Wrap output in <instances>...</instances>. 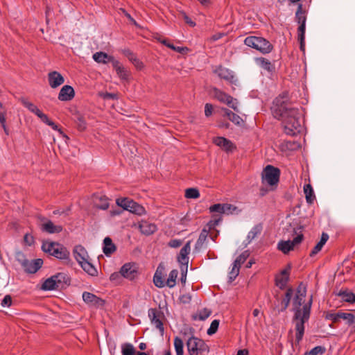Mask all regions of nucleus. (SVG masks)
<instances>
[{"label":"nucleus","mask_w":355,"mask_h":355,"mask_svg":"<svg viewBox=\"0 0 355 355\" xmlns=\"http://www.w3.org/2000/svg\"><path fill=\"white\" fill-rule=\"evenodd\" d=\"M40 229L44 232L54 234L61 232L63 228L61 225H54L50 220H46V221L41 225Z\"/></svg>","instance_id":"4be33fe9"},{"label":"nucleus","mask_w":355,"mask_h":355,"mask_svg":"<svg viewBox=\"0 0 355 355\" xmlns=\"http://www.w3.org/2000/svg\"><path fill=\"white\" fill-rule=\"evenodd\" d=\"M328 239H329V235L325 232H322V234L321 235L320 241L318 243L320 244H321V245L324 246V245L326 243V242L328 241Z\"/></svg>","instance_id":"774afa93"},{"label":"nucleus","mask_w":355,"mask_h":355,"mask_svg":"<svg viewBox=\"0 0 355 355\" xmlns=\"http://www.w3.org/2000/svg\"><path fill=\"white\" fill-rule=\"evenodd\" d=\"M219 323L220 321L218 320H214L207 329V334L209 336L214 334L218 329Z\"/></svg>","instance_id":"de8ad7c7"},{"label":"nucleus","mask_w":355,"mask_h":355,"mask_svg":"<svg viewBox=\"0 0 355 355\" xmlns=\"http://www.w3.org/2000/svg\"><path fill=\"white\" fill-rule=\"evenodd\" d=\"M182 244V241L180 239H171L168 243V245L171 248H179Z\"/></svg>","instance_id":"13d9d810"},{"label":"nucleus","mask_w":355,"mask_h":355,"mask_svg":"<svg viewBox=\"0 0 355 355\" xmlns=\"http://www.w3.org/2000/svg\"><path fill=\"white\" fill-rule=\"evenodd\" d=\"M209 230L206 227L203 228L199 235V237L195 244L194 250L196 252L200 251L204 243H205L207 238L208 236Z\"/></svg>","instance_id":"bb28decb"},{"label":"nucleus","mask_w":355,"mask_h":355,"mask_svg":"<svg viewBox=\"0 0 355 355\" xmlns=\"http://www.w3.org/2000/svg\"><path fill=\"white\" fill-rule=\"evenodd\" d=\"M341 311H339L338 313H327L325 315L326 320H329L333 321V322H337L339 319H340V317L338 315H340Z\"/></svg>","instance_id":"09e8293b"},{"label":"nucleus","mask_w":355,"mask_h":355,"mask_svg":"<svg viewBox=\"0 0 355 355\" xmlns=\"http://www.w3.org/2000/svg\"><path fill=\"white\" fill-rule=\"evenodd\" d=\"M42 249L44 252L62 261L65 264L70 265L71 263L70 252L61 243L49 241H44Z\"/></svg>","instance_id":"7ed1b4c3"},{"label":"nucleus","mask_w":355,"mask_h":355,"mask_svg":"<svg viewBox=\"0 0 355 355\" xmlns=\"http://www.w3.org/2000/svg\"><path fill=\"white\" fill-rule=\"evenodd\" d=\"M119 273L129 280L135 279L139 275L138 268L135 263H125L120 269Z\"/></svg>","instance_id":"2eb2a0df"},{"label":"nucleus","mask_w":355,"mask_h":355,"mask_svg":"<svg viewBox=\"0 0 355 355\" xmlns=\"http://www.w3.org/2000/svg\"><path fill=\"white\" fill-rule=\"evenodd\" d=\"M213 94L214 98H216L220 103L226 104L227 106L232 108L234 111H239L237 107V100L234 98L232 96L216 87L213 88Z\"/></svg>","instance_id":"9b49d317"},{"label":"nucleus","mask_w":355,"mask_h":355,"mask_svg":"<svg viewBox=\"0 0 355 355\" xmlns=\"http://www.w3.org/2000/svg\"><path fill=\"white\" fill-rule=\"evenodd\" d=\"M200 196L198 189L196 188H189L185 190V197L187 198L196 199Z\"/></svg>","instance_id":"c03bdc74"},{"label":"nucleus","mask_w":355,"mask_h":355,"mask_svg":"<svg viewBox=\"0 0 355 355\" xmlns=\"http://www.w3.org/2000/svg\"><path fill=\"white\" fill-rule=\"evenodd\" d=\"M221 220V217L216 218L215 216H213V218L209 221L207 223L208 230H210L211 228H214L215 226L218 225L219 222Z\"/></svg>","instance_id":"603ef678"},{"label":"nucleus","mask_w":355,"mask_h":355,"mask_svg":"<svg viewBox=\"0 0 355 355\" xmlns=\"http://www.w3.org/2000/svg\"><path fill=\"white\" fill-rule=\"evenodd\" d=\"M262 227L261 225H255L252 228V230L248 232L247 239L249 242L252 241L254 239L257 237L258 234H259L261 232Z\"/></svg>","instance_id":"a19ab883"},{"label":"nucleus","mask_w":355,"mask_h":355,"mask_svg":"<svg viewBox=\"0 0 355 355\" xmlns=\"http://www.w3.org/2000/svg\"><path fill=\"white\" fill-rule=\"evenodd\" d=\"M135 349L130 343H123L121 345L122 355H135Z\"/></svg>","instance_id":"58836bf2"},{"label":"nucleus","mask_w":355,"mask_h":355,"mask_svg":"<svg viewBox=\"0 0 355 355\" xmlns=\"http://www.w3.org/2000/svg\"><path fill=\"white\" fill-rule=\"evenodd\" d=\"M53 277L58 290L65 288L71 284V278L65 272H58Z\"/></svg>","instance_id":"6ab92c4d"},{"label":"nucleus","mask_w":355,"mask_h":355,"mask_svg":"<svg viewBox=\"0 0 355 355\" xmlns=\"http://www.w3.org/2000/svg\"><path fill=\"white\" fill-rule=\"evenodd\" d=\"M255 62L262 69L268 72L275 71V65L268 59L261 57L255 58Z\"/></svg>","instance_id":"a878e982"},{"label":"nucleus","mask_w":355,"mask_h":355,"mask_svg":"<svg viewBox=\"0 0 355 355\" xmlns=\"http://www.w3.org/2000/svg\"><path fill=\"white\" fill-rule=\"evenodd\" d=\"M224 212L223 214H232L236 209H237V207L234 205H232L231 204L225 203L223 204Z\"/></svg>","instance_id":"3c124183"},{"label":"nucleus","mask_w":355,"mask_h":355,"mask_svg":"<svg viewBox=\"0 0 355 355\" xmlns=\"http://www.w3.org/2000/svg\"><path fill=\"white\" fill-rule=\"evenodd\" d=\"M211 314V311L207 308H204L198 311L195 315H193L192 318L194 320H205Z\"/></svg>","instance_id":"c9c22d12"},{"label":"nucleus","mask_w":355,"mask_h":355,"mask_svg":"<svg viewBox=\"0 0 355 355\" xmlns=\"http://www.w3.org/2000/svg\"><path fill=\"white\" fill-rule=\"evenodd\" d=\"M187 347L189 355H204L209 351V347L205 342L195 336L188 339Z\"/></svg>","instance_id":"423d86ee"},{"label":"nucleus","mask_w":355,"mask_h":355,"mask_svg":"<svg viewBox=\"0 0 355 355\" xmlns=\"http://www.w3.org/2000/svg\"><path fill=\"white\" fill-rule=\"evenodd\" d=\"M271 110L274 117L282 121L286 135L295 136L303 130L304 121L300 110L289 100L287 92L275 98Z\"/></svg>","instance_id":"f257e3e1"},{"label":"nucleus","mask_w":355,"mask_h":355,"mask_svg":"<svg viewBox=\"0 0 355 355\" xmlns=\"http://www.w3.org/2000/svg\"><path fill=\"white\" fill-rule=\"evenodd\" d=\"M214 73L217 74L220 79H223L232 85H236L237 79L230 69L220 65L214 69Z\"/></svg>","instance_id":"4468645a"},{"label":"nucleus","mask_w":355,"mask_h":355,"mask_svg":"<svg viewBox=\"0 0 355 355\" xmlns=\"http://www.w3.org/2000/svg\"><path fill=\"white\" fill-rule=\"evenodd\" d=\"M279 176L280 171L278 168L268 165L262 172L261 181L263 184L276 185L279 180Z\"/></svg>","instance_id":"1a4fd4ad"},{"label":"nucleus","mask_w":355,"mask_h":355,"mask_svg":"<svg viewBox=\"0 0 355 355\" xmlns=\"http://www.w3.org/2000/svg\"><path fill=\"white\" fill-rule=\"evenodd\" d=\"M83 301L89 306L100 307L103 306L105 304V301L101 298L97 297L94 294L85 291L83 293Z\"/></svg>","instance_id":"dca6fc26"},{"label":"nucleus","mask_w":355,"mask_h":355,"mask_svg":"<svg viewBox=\"0 0 355 355\" xmlns=\"http://www.w3.org/2000/svg\"><path fill=\"white\" fill-rule=\"evenodd\" d=\"M322 245L318 243L309 254L311 257L315 256L322 248Z\"/></svg>","instance_id":"680f3d73"},{"label":"nucleus","mask_w":355,"mask_h":355,"mask_svg":"<svg viewBox=\"0 0 355 355\" xmlns=\"http://www.w3.org/2000/svg\"><path fill=\"white\" fill-rule=\"evenodd\" d=\"M75 92L70 85H64L58 94V99L61 101H69L73 98Z\"/></svg>","instance_id":"412c9836"},{"label":"nucleus","mask_w":355,"mask_h":355,"mask_svg":"<svg viewBox=\"0 0 355 355\" xmlns=\"http://www.w3.org/2000/svg\"><path fill=\"white\" fill-rule=\"evenodd\" d=\"M338 316L340 317L341 319L347 320V323L349 325L355 323V313L341 312L340 315Z\"/></svg>","instance_id":"79ce46f5"},{"label":"nucleus","mask_w":355,"mask_h":355,"mask_svg":"<svg viewBox=\"0 0 355 355\" xmlns=\"http://www.w3.org/2000/svg\"><path fill=\"white\" fill-rule=\"evenodd\" d=\"M12 304V297L10 295H6L1 301V305L3 307L10 306Z\"/></svg>","instance_id":"5fc2aeb1"},{"label":"nucleus","mask_w":355,"mask_h":355,"mask_svg":"<svg viewBox=\"0 0 355 355\" xmlns=\"http://www.w3.org/2000/svg\"><path fill=\"white\" fill-rule=\"evenodd\" d=\"M164 268L159 265L153 277V282L157 288H163L165 285L164 271Z\"/></svg>","instance_id":"393cba45"},{"label":"nucleus","mask_w":355,"mask_h":355,"mask_svg":"<svg viewBox=\"0 0 355 355\" xmlns=\"http://www.w3.org/2000/svg\"><path fill=\"white\" fill-rule=\"evenodd\" d=\"M116 203L118 206L130 212L141 216L145 214V209L143 206L128 198H117Z\"/></svg>","instance_id":"6e6552de"},{"label":"nucleus","mask_w":355,"mask_h":355,"mask_svg":"<svg viewBox=\"0 0 355 355\" xmlns=\"http://www.w3.org/2000/svg\"><path fill=\"white\" fill-rule=\"evenodd\" d=\"M108 198L105 196H101L99 198V203H96V207L98 209L106 210L109 207Z\"/></svg>","instance_id":"49530a36"},{"label":"nucleus","mask_w":355,"mask_h":355,"mask_svg":"<svg viewBox=\"0 0 355 355\" xmlns=\"http://www.w3.org/2000/svg\"><path fill=\"white\" fill-rule=\"evenodd\" d=\"M244 44L263 54L270 53L273 50L272 44L262 37L248 36L244 40Z\"/></svg>","instance_id":"39448f33"},{"label":"nucleus","mask_w":355,"mask_h":355,"mask_svg":"<svg viewBox=\"0 0 355 355\" xmlns=\"http://www.w3.org/2000/svg\"><path fill=\"white\" fill-rule=\"evenodd\" d=\"M49 85L52 88H57L64 83V78L60 73L53 71L48 74Z\"/></svg>","instance_id":"a211bd4d"},{"label":"nucleus","mask_w":355,"mask_h":355,"mask_svg":"<svg viewBox=\"0 0 355 355\" xmlns=\"http://www.w3.org/2000/svg\"><path fill=\"white\" fill-rule=\"evenodd\" d=\"M304 192L306 202L312 204L315 199L313 189L310 184H305L304 187Z\"/></svg>","instance_id":"c756f323"},{"label":"nucleus","mask_w":355,"mask_h":355,"mask_svg":"<svg viewBox=\"0 0 355 355\" xmlns=\"http://www.w3.org/2000/svg\"><path fill=\"white\" fill-rule=\"evenodd\" d=\"M17 261L21 264L24 270L29 274L37 272L43 264V260L42 259H36L30 261L21 253L18 255Z\"/></svg>","instance_id":"0eeeda50"},{"label":"nucleus","mask_w":355,"mask_h":355,"mask_svg":"<svg viewBox=\"0 0 355 355\" xmlns=\"http://www.w3.org/2000/svg\"><path fill=\"white\" fill-rule=\"evenodd\" d=\"M134 66L139 70H141L144 65L143 62L137 58V56L131 61Z\"/></svg>","instance_id":"bf43d9fd"},{"label":"nucleus","mask_w":355,"mask_h":355,"mask_svg":"<svg viewBox=\"0 0 355 355\" xmlns=\"http://www.w3.org/2000/svg\"><path fill=\"white\" fill-rule=\"evenodd\" d=\"M213 143L223 148L225 151H231L232 148H234L232 142L223 137H214L213 139Z\"/></svg>","instance_id":"5701e85b"},{"label":"nucleus","mask_w":355,"mask_h":355,"mask_svg":"<svg viewBox=\"0 0 355 355\" xmlns=\"http://www.w3.org/2000/svg\"><path fill=\"white\" fill-rule=\"evenodd\" d=\"M228 119L230 120L235 125H240L243 123V119L238 114L232 112L231 110L224 108L223 109Z\"/></svg>","instance_id":"7c9ffc66"},{"label":"nucleus","mask_w":355,"mask_h":355,"mask_svg":"<svg viewBox=\"0 0 355 355\" xmlns=\"http://www.w3.org/2000/svg\"><path fill=\"white\" fill-rule=\"evenodd\" d=\"M73 255L78 264L89 259V255L86 249L81 245L74 246L73 249Z\"/></svg>","instance_id":"f3484780"},{"label":"nucleus","mask_w":355,"mask_h":355,"mask_svg":"<svg viewBox=\"0 0 355 355\" xmlns=\"http://www.w3.org/2000/svg\"><path fill=\"white\" fill-rule=\"evenodd\" d=\"M117 76L122 80H128L130 76V71L125 68L121 62L116 60L112 64Z\"/></svg>","instance_id":"aec40b11"},{"label":"nucleus","mask_w":355,"mask_h":355,"mask_svg":"<svg viewBox=\"0 0 355 355\" xmlns=\"http://www.w3.org/2000/svg\"><path fill=\"white\" fill-rule=\"evenodd\" d=\"M24 241L26 245L31 246L34 243V238L32 235L26 234L24 236Z\"/></svg>","instance_id":"052dcab7"},{"label":"nucleus","mask_w":355,"mask_h":355,"mask_svg":"<svg viewBox=\"0 0 355 355\" xmlns=\"http://www.w3.org/2000/svg\"><path fill=\"white\" fill-rule=\"evenodd\" d=\"M293 293V290L292 289V288H288L286 292L284 299L282 300V301L281 302V304H282L281 311H286V309L288 308V306H289Z\"/></svg>","instance_id":"f704fd0d"},{"label":"nucleus","mask_w":355,"mask_h":355,"mask_svg":"<svg viewBox=\"0 0 355 355\" xmlns=\"http://www.w3.org/2000/svg\"><path fill=\"white\" fill-rule=\"evenodd\" d=\"M288 280H289V277H288L277 276L275 277V284L281 290H283L286 288Z\"/></svg>","instance_id":"37998d69"},{"label":"nucleus","mask_w":355,"mask_h":355,"mask_svg":"<svg viewBox=\"0 0 355 355\" xmlns=\"http://www.w3.org/2000/svg\"><path fill=\"white\" fill-rule=\"evenodd\" d=\"M103 244V251L106 256H109L116 251V246L110 237L104 239Z\"/></svg>","instance_id":"cd10ccee"},{"label":"nucleus","mask_w":355,"mask_h":355,"mask_svg":"<svg viewBox=\"0 0 355 355\" xmlns=\"http://www.w3.org/2000/svg\"><path fill=\"white\" fill-rule=\"evenodd\" d=\"M305 298V292L300 295H296L294 297L293 305V320H295V341L300 343L303 338L304 334V323L307 322L310 318L311 308L312 305V296L309 301L304 304L301 308Z\"/></svg>","instance_id":"f03ea898"},{"label":"nucleus","mask_w":355,"mask_h":355,"mask_svg":"<svg viewBox=\"0 0 355 355\" xmlns=\"http://www.w3.org/2000/svg\"><path fill=\"white\" fill-rule=\"evenodd\" d=\"M303 238V234H299L293 240L280 241L277 244V248L284 254H288L291 250H293L295 245L300 244L302 241Z\"/></svg>","instance_id":"f8f14e48"},{"label":"nucleus","mask_w":355,"mask_h":355,"mask_svg":"<svg viewBox=\"0 0 355 355\" xmlns=\"http://www.w3.org/2000/svg\"><path fill=\"white\" fill-rule=\"evenodd\" d=\"M178 275V272L176 269L172 270L169 273L167 280L165 282V285L169 288L174 287L175 285Z\"/></svg>","instance_id":"e433bc0d"},{"label":"nucleus","mask_w":355,"mask_h":355,"mask_svg":"<svg viewBox=\"0 0 355 355\" xmlns=\"http://www.w3.org/2000/svg\"><path fill=\"white\" fill-rule=\"evenodd\" d=\"M42 289L44 291L58 290L53 275L44 282L42 285Z\"/></svg>","instance_id":"473e14b6"},{"label":"nucleus","mask_w":355,"mask_h":355,"mask_svg":"<svg viewBox=\"0 0 355 355\" xmlns=\"http://www.w3.org/2000/svg\"><path fill=\"white\" fill-rule=\"evenodd\" d=\"M148 316L151 324L163 335L164 332L163 321L165 318L164 313L159 309L150 308L148 311Z\"/></svg>","instance_id":"9d476101"},{"label":"nucleus","mask_w":355,"mask_h":355,"mask_svg":"<svg viewBox=\"0 0 355 355\" xmlns=\"http://www.w3.org/2000/svg\"><path fill=\"white\" fill-rule=\"evenodd\" d=\"M239 273V269L232 268V270L229 272V275H228L229 282H233L236 279V277L238 276Z\"/></svg>","instance_id":"6e6d98bb"},{"label":"nucleus","mask_w":355,"mask_h":355,"mask_svg":"<svg viewBox=\"0 0 355 355\" xmlns=\"http://www.w3.org/2000/svg\"><path fill=\"white\" fill-rule=\"evenodd\" d=\"M174 347H175V352H176L177 355H183V354H184V350H183L184 343H183L182 340L180 338L176 336L174 338Z\"/></svg>","instance_id":"ea45409f"},{"label":"nucleus","mask_w":355,"mask_h":355,"mask_svg":"<svg viewBox=\"0 0 355 355\" xmlns=\"http://www.w3.org/2000/svg\"><path fill=\"white\" fill-rule=\"evenodd\" d=\"M21 103L22 105L26 107L31 112L37 115L38 113L41 111L36 105H35L31 102L28 101L26 98H21Z\"/></svg>","instance_id":"4c0bfd02"},{"label":"nucleus","mask_w":355,"mask_h":355,"mask_svg":"<svg viewBox=\"0 0 355 355\" xmlns=\"http://www.w3.org/2000/svg\"><path fill=\"white\" fill-rule=\"evenodd\" d=\"M37 116L46 125H48V123L51 121V119H49L48 116L44 114L42 111H40Z\"/></svg>","instance_id":"0e129e2a"},{"label":"nucleus","mask_w":355,"mask_h":355,"mask_svg":"<svg viewBox=\"0 0 355 355\" xmlns=\"http://www.w3.org/2000/svg\"><path fill=\"white\" fill-rule=\"evenodd\" d=\"M0 124L1 125V127L3 128L5 133L6 135H8V130L7 128V126H6V115H4L3 116V118H0Z\"/></svg>","instance_id":"69168bd1"},{"label":"nucleus","mask_w":355,"mask_h":355,"mask_svg":"<svg viewBox=\"0 0 355 355\" xmlns=\"http://www.w3.org/2000/svg\"><path fill=\"white\" fill-rule=\"evenodd\" d=\"M213 112V105L210 103H206L205 105V115L207 117L210 116Z\"/></svg>","instance_id":"e2e57ef3"},{"label":"nucleus","mask_w":355,"mask_h":355,"mask_svg":"<svg viewBox=\"0 0 355 355\" xmlns=\"http://www.w3.org/2000/svg\"><path fill=\"white\" fill-rule=\"evenodd\" d=\"M87 124L85 120L82 117L78 118L77 120V128L80 131H83L86 129Z\"/></svg>","instance_id":"864d4df0"},{"label":"nucleus","mask_w":355,"mask_h":355,"mask_svg":"<svg viewBox=\"0 0 355 355\" xmlns=\"http://www.w3.org/2000/svg\"><path fill=\"white\" fill-rule=\"evenodd\" d=\"M85 272L91 276H96L98 274L96 268L92 264L89 259L79 263Z\"/></svg>","instance_id":"c85d7f7f"},{"label":"nucleus","mask_w":355,"mask_h":355,"mask_svg":"<svg viewBox=\"0 0 355 355\" xmlns=\"http://www.w3.org/2000/svg\"><path fill=\"white\" fill-rule=\"evenodd\" d=\"M93 59L98 63L107 64L111 62L112 64L116 60L112 55L102 51L95 53L93 55Z\"/></svg>","instance_id":"b1692460"},{"label":"nucleus","mask_w":355,"mask_h":355,"mask_svg":"<svg viewBox=\"0 0 355 355\" xmlns=\"http://www.w3.org/2000/svg\"><path fill=\"white\" fill-rule=\"evenodd\" d=\"M249 255L250 254L248 251H244L237 257V259L241 260L242 263H244L248 258Z\"/></svg>","instance_id":"338daca9"},{"label":"nucleus","mask_w":355,"mask_h":355,"mask_svg":"<svg viewBox=\"0 0 355 355\" xmlns=\"http://www.w3.org/2000/svg\"><path fill=\"white\" fill-rule=\"evenodd\" d=\"M123 54L128 58V59L131 62L135 57V54L130 51L129 49H125L122 51Z\"/></svg>","instance_id":"4d7b16f0"},{"label":"nucleus","mask_w":355,"mask_h":355,"mask_svg":"<svg viewBox=\"0 0 355 355\" xmlns=\"http://www.w3.org/2000/svg\"><path fill=\"white\" fill-rule=\"evenodd\" d=\"M191 241H188L185 245L180 250L178 255V261L180 264V269L182 271L184 269L187 272L188 263H189V254L191 251Z\"/></svg>","instance_id":"ddd939ff"},{"label":"nucleus","mask_w":355,"mask_h":355,"mask_svg":"<svg viewBox=\"0 0 355 355\" xmlns=\"http://www.w3.org/2000/svg\"><path fill=\"white\" fill-rule=\"evenodd\" d=\"M326 352V348L323 346H316L310 351L306 352L304 355H318L323 354Z\"/></svg>","instance_id":"a18cd8bd"},{"label":"nucleus","mask_w":355,"mask_h":355,"mask_svg":"<svg viewBox=\"0 0 355 355\" xmlns=\"http://www.w3.org/2000/svg\"><path fill=\"white\" fill-rule=\"evenodd\" d=\"M338 295L342 298V300L346 302L354 303L355 302V294L347 290H340L338 293Z\"/></svg>","instance_id":"2f4dec72"},{"label":"nucleus","mask_w":355,"mask_h":355,"mask_svg":"<svg viewBox=\"0 0 355 355\" xmlns=\"http://www.w3.org/2000/svg\"><path fill=\"white\" fill-rule=\"evenodd\" d=\"M141 232L146 235H150L153 234L156 230V225L154 224L148 223V222H144L139 225Z\"/></svg>","instance_id":"72a5a7b5"},{"label":"nucleus","mask_w":355,"mask_h":355,"mask_svg":"<svg viewBox=\"0 0 355 355\" xmlns=\"http://www.w3.org/2000/svg\"><path fill=\"white\" fill-rule=\"evenodd\" d=\"M209 211L211 213L217 212L219 214H223L224 209H223V204L218 203V204H214V205H211L209 207Z\"/></svg>","instance_id":"8fccbe9b"},{"label":"nucleus","mask_w":355,"mask_h":355,"mask_svg":"<svg viewBox=\"0 0 355 355\" xmlns=\"http://www.w3.org/2000/svg\"><path fill=\"white\" fill-rule=\"evenodd\" d=\"M295 21L299 24L297 28V38L300 42V51H305V30L306 21V10L303 8L302 3L297 5L295 15Z\"/></svg>","instance_id":"20e7f679"}]
</instances>
